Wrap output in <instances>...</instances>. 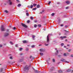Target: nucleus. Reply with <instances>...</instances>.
<instances>
[{
    "label": "nucleus",
    "mask_w": 73,
    "mask_h": 73,
    "mask_svg": "<svg viewBox=\"0 0 73 73\" xmlns=\"http://www.w3.org/2000/svg\"><path fill=\"white\" fill-rule=\"evenodd\" d=\"M29 67H30V66H28L27 65L25 67L24 69V71H25L26 72H28L29 70V69H30Z\"/></svg>",
    "instance_id": "nucleus-1"
},
{
    "label": "nucleus",
    "mask_w": 73,
    "mask_h": 73,
    "mask_svg": "<svg viewBox=\"0 0 73 73\" xmlns=\"http://www.w3.org/2000/svg\"><path fill=\"white\" fill-rule=\"evenodd\" d=\"M1 29L2 31H5V28L4 27V26L2 25L1 27Z\"/></svg>",
    "instance_id": "nucleus-2"
},
{
    "label": "nucleus",
    "mask_w": 73,
    "mask_h": 73,
    "mask_svg": "<svg viewBox=\"0 0 73 73\" xmlns=\"http://www.w3.org/2000/svg\"><path fill=\"white\" fill-rule=\"evenodd\" d=\"M22 26H23V27H25V28H27V26L26 25H25V24L22 23L21 24Z\"/></svg>",
    "instance_id": "nucleus-3"
},
{
    "label": "nucleus",
    "mask_w": 73,
    "mask_h": 73,
    "mask_svg": "<svg viewBox=\"0 0 73 73\" xmlns=\"http://www.w3.org/2000/svg\"><path fill=\"white\" fill-rule=\"evenodd\" d=\"M47 42H49V36L48 35L47 36Z\"/></svg>",
    "instance_id": "nucleus-4"
},
{
    "label": "nucleus",
    "mask_w": 73,
    "mask_h": 73,
    "mask_svg": "<svg viewBox=\"0 0 73 73\" xmlns=\"http://www.w3.org/2000/svg\"><path fill=\"white\" fill-rule=\"evenodd\" d=\"M60 38H61L62 40H64V38H66V36H61L60 37Z\"/></svg>",
    "instance_id": "nucleus-5"
},
{
    "label": "nucleus",
    "mask_w": 73,
    "mask_h": 73,
    "mask_svg": "<svg viewBox=\"0 0 73 73\" xmlns=\"http://www.w3.org/2000/svg\"><path fill=\"white\" fill-rule=\"evenodd\" d=\"M9 35V33H5L4 35V36L5 37H7V36H8Z\"/></svg>",
    "instance_id": "nucleus-6"
},
{
    "label": "nucleus",
    "mask_w": 73,
    "mask_h": 73,
    "mask_svg": "<svg viewBox=\"0 0 73 73\" xmlns=\"http://www.w3.org/2000/svg\"><path fill=\"white\" fill-rule=\"evenodd\" d=\"M8 2L9 4V5H12V4H13V3L11 1H9Z\"/></svg>",
    "instance_id": "nucleus-7"
},
{
    "label": "nucleus",
    "mask_w": 73,
    "mask_h": 73,
    "mask_svg": "<svg viewBox=\"0 0 73 73\" xmlns=\"http://www.w3.org/2000/svg\"><path fill=\"white\" fill-rule=\"evenodd\" d=\"M40 51L41 52H45V50H44V49L42 48H41L40 50Z\"/></svg>",
    "instance_id": "nucleus-8"
},
{
    "label": "nucleus",
    "mask_w": 73,
    "mask_h": 73,
    "mask_svg": "<svg viewBox=\"0 0 73 73\" xmlns=\"http://www.w3.org/2000/svg\"><path fill=\"white\" fill-rule=\"evenodd\" d=\"M60 61H63V62H65L66 60H65V59L63 58H62Z\"/></svg>",
    "instance_id": "nucleus-9"
},
{
    "label": "nucleus",
    "mask_w": 73,
    "mask_h": 73,
    "mask_svg": "<svg viewBox=\"0 0 73 73\" xmlns=\"http://www.w3.org/2000/svg\"><path fill=\"white\" fill-rule=\"evenodd\" d=\"M22 41L24 43H27V42H27L26 40H23Z\"/></svg>",
    "instance_id": "nucleus-10"
},
{
    "label": "nucleus",
    "mask_w": 73,
    "mask_h": 73,
    "mask_svg": "<svg viewBox=\"0 0 73 73\" xmlns=\"http://www.w3.org/2000/svg\"><path fill=\"white\" fill-rule=\"evenodd\" d=\"M3 69H4V68L3 67H2L1 68L0 71L1 72H3Z\"/></svg>",
    "instance_id": "nucleus-11"
},
{
    "label": "nucleus",
    "mask_w": 73,
    "mask_h": 73,
    "mask_svg": "<svg viewBox=\"0 0 73 73\" xmlns=\"http://www.w3.org/2000/svg\"><path fill=\"white\" fill-rule=\"evenodd\" d=\"M34 71L35 72H36V73H39V71H38V70H34Z\"/></svg>",
    "instance_id": "nucleus-12"
},
{
    "label": "nucleus",
    "mask_w": 73,
    "mask_h": 73,
    "mask_svg": "<svg viewBox=\"0 0 73 73\" xmlns=\"http://www.w3.org/2000/svg\"><path fill=\"white\" fill-rule=\"evenodd\" d=\"M58 53V50H57L56 52L55 53V55H57Z\"/></svg>",
    "instance_id": "nucleus-13"
},
{
    "label": "nucleus",
    "mask_w": 73,
    "mask_h": 73,
    "mask_svg": "<svg viewBox=\"0 0 73 73\" xmlns=\"http://www.w3.org/2000/svg\"><path fill=\"white\" fill-rule=\"evenodd\" d=\"M51 69L52 70H54L55 69V68L54 67H52L51 68Z\"/></svg>",
    "instance_id": "nucleus-14"
},
{
    "label": "nucleus",
    "mask_w": 73,
    "mask_h": 73,
    "mask_svg": "<svg viewBox=\"0 0 73 73\" xmlns=\"http://www.w3.org/2000/svg\"><path fill=\"white\" fill-rule=\"evenodd\" d=\"M66 3H67V4H70V2H69V1H67Z\"/></svg>",
    "instance_id": "nucleus-15"
},
{
    "label": "nucleus",
    "mask_w": 73,
    "mask_h": 73,
    "mask_svg": "<svg viewBox=\"0 0 73 73\" xmlns=\"http://www.w3.org/2000/svg\"><path fill=\"white\" fill-rule=\"evenodd\" d=\"M33 5H31V6H30V7H29V8H31V9H32L33 8Z\"/></svg>",
    "instance_id": "nucleus-16"
},
{
    "label": "nucleus",
    "mask_w": 73,
    "mask_h": 73,
    "mask_svg": "<svg viewBox=\"0 0 73 73\" xmlns=\"http://www.w3.org/2000/svg\"><path fill=\"white\" fill-rule=\"evenodd\" d=\"M25 50L26 51H28L29 50V48L28 47L26 48V49H25Z\"/></svg>",
    "instance_id": "nucleus-17"
},
{
    "label": "nucleus",
    "mask_w": 73,
    "mask_h": 73,
    "mask_svg": "<svg viewBox=\"0 0 73 73\" xmlns=\"http://www.w3.org/2000/svg\"><path fill=\"white\" fill-rule=\"evenodd\" d=\"M66 71L68 72H70V71H71V70H70V69L67 70Z\"/></svg>",
    "instance_id": "nucleus-18"
},
{
    "label": "nucleus",
    "mask_w": 73,
    "mask_h": 73,
    "mask_svg": "<svg viewBox=\"0 0 73 73\" xmlns=\"http://www.w3.org/2000/svg\"><path fill=\"white\" fill-rule=\"evenodd\" d=\"M4 12L6 13H8V11L7 10H5Z\"/></svg>",
    "instance_id": "nucleus-19"
},
{
    "label": "nucleus",
    "mask_w": 73,
    "mask_h": 73,
    "mask_svg": "<svg viewBox=\"0 0 73 73\" xmlns=\"http://www.w3.org/2000/svg\"><path fill=\"white\" fill-rule=\"evenodd\" d=\"M40 56H42L44 55V54L40 52Z\"/></svg>",
    "instance_id": "nucleus-20"
},
{
    "label": "nucleus",
    "mask_w": 73,
    "mask_h": 73,
    "mask_svg": "<svg viewBox=\"0 0 73 73\" xmlns=\"http://www.w3.org/2000/svg\"><path fill=\"white\" fill-rule=\"evenodd\" d=\"M63 55L64 56H67V54L65 53H64Z\"/></svg>",
    "instance_id": "nucleus-21"
},
{
    "label": "nucleus",
    "mask_w": 73,
    "mask_h": 73,
    "mask_svg": "<svg viewBox=\"0 0 73 73\" xmlns=\"http://www.w3.org/2000/svg\"><path fill=\"white\" fill-rule=\"evenodd\" d=\"M40 5H37L36 6V8H40Z\"/></svg>",
    "instance_id": "nucleus-22"
},
{
    "label": "nucleus",
    "mask_w": 73,
    "mask_h": 73,
    "mask_svg": "<svg viewBox=\"0 0 73 73\" xmlns=\"http://www.w3.org/2000/svg\"><path fill=\"white\" fill-rule=\"evenodd\" d=\"M35 35L33 36V40H35Z\"/></svg>",
    "instance_id": "nucleus-23"
},
{
    "label": "nucleus",
    "mask_w": 73,
    "mask_h": 73,
    "mask_svg": "<svg viewBox=\"0 0 73 73\" xmlns=\"http://www.w3.org/2000/svg\"><path fill=\"white\" fill-rule=\"evenodd\" d=\"M26 15L27 16H29V13L27 12L26 13Z\"/></svg>",
    "instance_id": "nucleus-24"
},
{
    "label": "nucleus",
    "mask_w": 73,
    "mask_h": 73,
    "mask_svg": "<svg viewBox=\"0 0 73 73\" xmlns=\"http://www.w3.org/2000/svg\"><path fill=\"white\" fill-rule=\"evenodd\" d=\"M23 61V59H20L19 60V61Z\"/></svg>",
    "instance_id": "nucleus-25"
},
{
    "label": "nucleus",
    "mask_w": 73,
    "mask_h": 73,
    "mask_svg": "<svg viewBox=\"0 0 73 73\" xmlns=\"http://www.w3.org/2000/svg\"><path fill=\"white\" fill-rule=\"evenodd\" d=\"M37 27V25H36V24L34 25V28H36V27Z\"/></svg>",
    "instance_id": "nucleus-26"
},
{
    "label": "nucleus",
    "mask_w": 73,
    "mask_h": 73,
    "mask_svg": "<svg viewBox=\"0 0 73 73\" xmlns=\"http://www.w3.org/2000/svg\"><path fill=\"white\" fill-rule=\"evenodd\" d=\"M10 43L11 45H13V42H12L11 41L10 42Z\"/></svg>",
    "instance_id": "nucleus-27"
},
{
    "label": "nucleus",
    "mask_w": 73,
    "mask_h": 73,
    "mask_svg": "<svg viewBox=\"0 0 73 73\" xmlns=\"http://www.w3.org/2000/svg\"><path fill=\"white\" fill-rule=\"evenodd\" d=\"M38 26L39 27H41V25L40 24H38Z\"/></svg>",
    "instance_id": "nucleus-28"
},
{
    "label": "nucleus",
    "mask_w": 73,
    "mask_h": 73,
    "mask_svg": "<svg viewBox=\"0 0 73 73\" xmlns=\"http://www.w3.org/2000/svg\"><path fill=\"white\" fill-rule=\"evenodd\" d=\"M62 71H61V70H59L58 72L59 73H62Z\"/></svg>",
    "instance_id": "nucleus-29"
},
{
    "label": "nucleus",
    "mask_w": 73,
    "mask_h": 73,
    "mask_svg": "<svg viewBox=\"0 0 73 73\" xmlns=\"http://www.w3.org/2000/svg\"><path fill=\"white\" fill-rule=\"evenodd\" d=\"M23 49V48H20L19 50H20V51H21V50H22V49Z\"/></svg>",
    "instance_id": "nucleus-30"
},
{
    "label": "nucleus",
    "mask_w": 73,
    "mask_h": 73,
    "mask_svg": "<svg viewBox=\"0 0 73 73\" xmlns=\"http://www.w3.org/2000/svg\"><path fill=\"white\" fill-rule=\"evenodd\" d=\"M37 9V8H33V10H34V11H35V10H36V9Z\"/></svg>",
    "instance_id": "nucleus-31"
},
{
    "label": "nucleus",
    "mask_w": 73,
    "mask_h": 73,
    "mask_svg": "<svg viewBox=\"0 0 73 73\" xmlns=\"http://www.w3.org/2000/svg\"><path fill=\"white\" fill-rule=\"evenodd\" d=\"M21 4H19L18 5V7H21Z\"/></svg>",
    "instance_id": "nucleus-32"
},
{
    "label": "nucleus",
    "mask_w": 73,
    "mask_h": 73,
    "mask_svg": "<svg viewBox=\"0 0 73 73\" xmlns=\"http://www.w3.org/2000/svg\"><path fill=\"white\" fill-rule=\"evenodd\" d=\"M37 5V4H36L35 3H34L33 4V6H36Z\"/></svg>",
    "instance_id": "nucleus-33"
},
{
    "label": "nucleus",
    "mask_w": 73,
    "mask_h": 73,
    "mask_svg": "<svg viewBox=\"0 0 73 73\" xmlns=\"http://www.w3.org/2000/svg\"><path fill=\"white\" fill-rule=\"evenodd\" d=\"M53 71V70H52L51 69L49 71V72H52Z\"/></svg>",
    "instance_id": "nucleus-34"
},
{
    "label": "nucleus",
    "mask_w": 73,
    "mask_h": 73,
    "mask_svg": "<svg viewBox=\"0 0 73 73\" xmlns=\"http://www.w3.org/2000/svg\"><path fill=\"white\" fill-rule=\"evenodd\" d=\"M9 29H7L6 30V32H8L9 31Z\"/></svg>",
    "instance_id": "nucleus-35"
},
{
    "label": "nucleus",
    "mask_w": 73,
    "mask_h": 73,
    "mask_svg": "<svg viewBox=\"0 0 73 73\" xmlns=\"http://www.w3.org/2000/svg\"><path fill=\"white\" fill-rule=\"evenodd\" d=\"M35 46L34 45H32V46H31V47L32 48H35Z\"/></svg>",
    "instance_id": "nucleus-36"
},
{
    "label": "nucleus",
    "mask_w": 73,
    "mask_h": 73,
    "mask_svg": "<svg viewBox=\"0 0 73 73\" xmlns=\"http://www.w3.org/2000/svg\"><path fill=\"white\" fill-rule=\"evenodd\" d=\"M27 23H30V21L28 20L27 22Z\"/></svg>",
    "instance_id": "nucleus-37"
},
{
    "label": "nucleus",
    "mask_w": 73,
    "mask_h": 73,
    "mask_svg": "<svg viewBox=\"0 0 73 73\" xmlns=\"http://www.w3.org/2000/svg\"><path fill=\"white\" fill-rule=\"evenodd\" d=\"M53 62H55V59H53Z\"/></svg>",
    "instance_id": "nucleus-38"
},
{
    "label": "nucleus",
    "mask_w": 73,
    "mask_h": 73,
    "mask_svg": "<svg viewBox=\"0 0 73 73\" xmlns=\"http://www.w3.org/2000/svg\"><path fill=\"white\" fill-rule=\"evenodd\" d=\"M31 20H33V17H31Z\"/></svg>",
    "instance_id": "nucleus-39"
},
{
    "label": "nucleus",
    "mask_w": 73,
    "mask_h": 73,
    "mask_svg": "<svg viewBox=\"0 0 73 73\" xmlns=\"http://www.w3.org/2000/svg\"><path fill=\"white\" fill-rule=\"evenodd\" d=\"M10 59H13V58H12V56H10L9 57Z\"/></svg>",
    "instance_id": "nucleus-40"
},
{
    "label": "nucleus",
    "mask_w": 73,
    "mask_h": 73,
    "mask_svg": "<svg viewBox=\"0 0 73 73\" xmlns=\"http://www.w3.org/2000/svg\"><path fill=\"white\" fill-rule=\"evenodd\" d=\"M52 16H54V13H52V14H51Z\"/></svg>",
    "instance_id": "nucleus-41"
},
{
    "label": "nucleus",
    "mask_w": 73,
    "mask_h": 73,
    "mask_svg": "<svg viewBox=\"0 0 73 73\" xmlns=\"http://www.w3.org/2000/svg\"><path fill=\"white\" fill-rule=\"evenodd\" d=\"M15 46L16 47H19V46L18 45V44H16L15 45Z\"/></svg>",
    "instance_id": "nucleus-42"
},
{
    "label": "nucleus",
    "mask_w": 73,
    "mask_h": 73,
    "mask_svg": "<svg viewBox=\"0 0 73 73\" xmlns=\"http://www.w3.org/2000/svg\"><path fill=\"white\" fill-rule=\"evenodd\" d=\"M64 45V44L62 43L61 44V46H63V45Z\"/></svg>",
    "instance_id": "nucleus-43"
},
{
    "label": "nucleus",
    "mask_w": 73,
    "mask_h": 73,
    "mask_svg": "<svg viewBox=\"0 0 73 73\" xmlns=\"http://www.w3.org/2000/svg\"><path fill=\"white\" fill-rule=\"evenodd\" d=\"M16 29V27H14L13 28V29L14 30H15V29Z\"/></svg>",
    "instance_id": "nucleus-44"
},
{
    "label": "nucleus",
    "mask_w": 73,
    "mask_h": 73,
    "mask_svg": "<svg viewBox=\"0 0 73 73\" xmlns=\"http://www.w3.org/2000/svg\"><path fill=\"white\" fill-rule=\"evenodd\" d=\"M51 3V2L50 1H49V3H48V4H50Z\"/></svg>",
    "instance_id": "nucleus-45"
},
{
    "label": "nucleus",
    "mask_w": 73,
    "mask_h": 73,
    "mask_svg": "<svg viewBox=\"0 0 73 73\" xmlns=\"http://www.w3.org/2000/svg\"><path fill=\"white\" fill-rule=\"evenodd\" d=\"M32 57V56H31L29 57V58H31Z\"/></svg>",
    "instance_id": "nucleus-46"
},
{
    "label": "nucleus",
    "mask_w": 73,
    "mask_h": 73,
    "mask_svg": "<svg viewBox=\"0 0 73 73\" xmlns=\"http://www.w3.org/2000/svg\"><path fill=\"white\" fill-rule=\"evenodd\" d=\"M45 45L46 46H48V45L49 44H45Z\"/></svg>",
    "instance_id": "nucleus-47"
},
{
    "label": "nucleus",
    "mask_w": 73,
    "mask_h": 73,
    "mask_svg": "<svg viewBox=\"0 0 73 73\" xmlns=\"http://www.w3.org/2000/svg\"><path fill=\"white\" fill-rule=\"evenodd\" d=\"M68 51L69 52H70V51H71V49L69 50Z\"/></svg>",
    "instance_id": "nucleus-48"
},
{
    "label": "nucleus",
    "mask_w": 73,
    "mask_h": 73,
    "mask_svg": "<svg viewBox=\"0 0 73 73\" xmlns=\"http://www.w3.org/2000/svg\"><path fill=\"white\" fill-rule=\"evenodd\" d=\"M17 1L18 3H19V2H20V1H19V0H17Z\"/></svg>",
    "instance_id": "nucleus-49"
},
{
    "label": "nucleus",
    "mask_w": 73,
    "mask_h": 73,
    "mask_svg": "<svg viewBox=\"0 0 73 73\" xmlns=\"http://www.w3.org/2000/svg\"><path fill=\"white\" fill-rule=\"evenodd\" d=\"M65 32H68V31H66V30H64Z\"/></svg>",
    "instance_id": "nucleus-50"
},
{
    "label": "nucleus",
    "mask_w": 73,
    "mask_h": 73,
    "mask_svg": "<svg viewBox=\"0 0 73 73\" xmlns=\"http://www.w3.org/2000/svg\"><path fill=\"white\" fill-rule=\"evenodd\" d=\"M37 20H35V23H37Z\"/></svg>",
    "instance_id": "nucleus-51"
},
{
    "label": "nucleus",
    "mask_w": 73,
    "mask_h": 73,
    "mask_svg": "<svg viewBox=\"0 0 73 73\" xmlns=\"http://www.w3.org/2000/svg\"><path fill=\"white\" fill-rule=\"evenodd\" d=\"M57 4H60V3L59 2H58L57 3Z\"/></svg>",
    "instance_id": "nucleus-52"
},
{
    "label": "nucleus",
    "mask_w": 73,
    "mask_h": 73,
    "mask_svg": "<svg viewBox=\"0 0 73 73\" xmlns=\"http://www.w3.org/2000/svg\"><path fill=\"white\" fill-rule=\"evenodd\" d=\"M63 26H64V25H63L62 24L60 25L61 27H63Z\"/></svg>",
    "instance_id": "nucleus-53"
},
{
    "label": "nucleus",
    "mask_w": 73,
    "mask_h": 73,
    "mask_svg": "<svg viewBox=\"0 0 73 73\" xmlns=\"http://www.w3.org/2000/svg\"><path fill=\"white\" fill-rule=\"evenodd\" d=\"M61 55H58V57H61Z\"/></svg>",
    "instance_id": "nucleus-54"
},
{
    "label": "nucleus",
    "mask_w": 73,
    "mask_h": 73,
    "mask_svg": "<svg viewBox=\"0 0 73 73\" xmlns=\"http://www.w3.org/2000/svg\"><path fill=\"white\" fill-rule=\"evenodd\" d=\"M68 8H69V7H66V9H68Z\"/></svg>",
    "instance_id": "nucleus-55"
},
{
    "label": "nucleus",
    "mask_w": 73,
    "mask_h": 73,
    "mask_svg": "<svg viewBox=\"0 0 73 73\" xmlns=\"http://www.w3.org/2000/svg\"><path fill=\"white\" fill-rule=\"evenodd\" d=\"M23 53H21L20 54V55H23Z\"/></svg>",
    "instance_id": "nucleus-56"
},
{
    "label": "nucleus",
    "mask_w": 73,
    "mask_h": 73,
    "mask_svg": "<svg viewBox=\"0 0 73 73\" xmlns=\"http://www.w3.org/2000/svg\"><path fill=\"white\" fill-rule=\"evenodd\" d=\"M67 27H68V26L66 25V26H65V28H67Z\"/></svg>",
    "instance_id": "nucleus-57"
},
{
    "label": "nucleus",
    "mask_w": 73,
    "mask_h": 73,
    "mask_svg": "<svg viewBox=\"0 0 73 73\" xmlns=\"http://www.w3.org/2000/svg\"><path fill=\"white\" fill-rule=\"evenodd\" d=\"M66 62L67 63H69V62L66 61Z\"/></svg>",
    "instance_id": "nucleus-58"
},
{
    "label": "nucleus",
    "mask_w": 73,
    "mask_h": 73,
    "mask_svg": "<svg viewBox=\"0 0 73 73\" xmlns=\"http://www.w3.org/2000/svg\"><path fill=\"white\" fill-rule=\"evenodd\" d=\"M2 45H1V44H0V47H2Z\"/></svg>",
    "instance_id": "nucleus-59"
},
{
    "label": "nucleus",
    "mask_w": 73,
    "mask_h": 73,
    "mask_svg": "<svg viewBox=\"0 0 73 73\" xmlns=\"http://www.w3.org/2000/svg\"><path fill=\"white\" fill-rule=\"evenodd\" d=\"M9 28H12V26H9Z\"/></svg>",
    "instance_id": "nucleus-60"
},
{
    "label": "nucleus",
    "mask_w": 73,
    "mask_h": 73,
    "mask_svg": "<svg viewBox=\"0 0 73 73\" xmlns=\"http://www.w3.org/2000/svg\"><path fill=\"white\" fill-rule=\"evenodd\" d=\"M71 57H73V54H72L71 55Z\"/></svg>",
    "instance_id": "nucleus-61"
},
{
    "label": "nucleus",
    "mask_w": 73,
    "mask_h": 73,
    "mask_svg": "<svg viewBox=\"0 0 73 73\" xmlns=\"http://www.w3.org/2000/svg\"><path fill=\"white\" fill-rule=\"evenodd\" d=\"M67 46H70V45L68 44Z\"/></svg>",
    "instance_id": "nucleus-62"
},
{
    "label": "nucleus",
    "mask_w": 73,
    "mask_h": 73,
    "mask_svg": "<svg viewBox=\"0 0 73 73\" xmlns=\"http://www.w3.org/2000/svg\"><path fill=\"white\" fill-rule=\"evenodd\" d=\"M41 45H42V44H39V46H41Z\"/></svg>",
    "instance_id": "nucleus-63"
},
{
    "label": "nucleus",
    "mask_w": 73,
    "mask_h": 73,
    "mask_svg": "<svg viewBox=\"0 0 73 73\" xmlns=\"http://www.w3.org/2000/svg\"><path fill=\"white\" fill-rule=\"evenodd\" d=\"M32 58H33V59H35V57H33Z\"/></svg>",
    "instance_id": "nucleus-64"
}]
</instances>
